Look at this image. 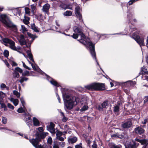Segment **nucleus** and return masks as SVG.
<instances>
[{
  "label": "nucleus",
  "mask_w": 148,
  "mask_h": 148,
  "mask_svg": "<svg viewBox=\"0 0 148 148\" xmlns=\"http://www.w3.org/2000/svg\"><path fill=\"white\" fill-rule=\"evenodd\" d=\"M141 72L143 75L148 74V71L146 68L143 66L141 69Z\"/></svg>",
  "instance_id": "obj_22"
},
{
  "label": "nucleus",
  "mask_w": 148,
  "mask_h": 148,
  "mask_svg": "<svg viewBox=\"0 0 148 148\" xmlns=\"http://www.w3.org/2000/svg\"><path fill=\"white\" fill-rule=\"evenodd\" d=\"M17 38L21 45H24L26 44V42L24 38V37L23 35L18 36Z\"/></svg>",
  "instance_id": "obj_11"
},
{
  "label": "nucleus",
  "mask_w": 148,
  "mask_h": 148,
  "mask_svg": "<svg viewBox=\"0 0 148 148\" xmlns=\"http://www.w3.org/2000/svg\"><path fill=\"white\" fill-rule=\"evenodd\" d=\"M82 143H80L79 144L75 146V148H82Z\"/></svg>",
  "instance_id": "obj_53"
},
{
  "label": "nucleus",
  "mask_w": 148,
  "mask_h": 148,
  "mask_svg": "<svg viewBox=\"0 0 148 148\" xmlns=\"http://www.w3.org/2000/svg\"><path fill=\"white\" fill-rule=\"evenodd\" d=\"M77 140V137L74 136L72 138H69L68 139V140L69 143H71L72 144L75 143Z\"/></svg>",
  "instance_id": "obj_21"
},
{
  "label": "nucleus",
  "mask_w": 148,
  "mask_h": 148,
  "mask_svg": "<svg viewBox=\"0 0 148 148\" xmlns=\"http://www.w3.org/2000/svg\"><path fill=\"white\" fill-rule=\"evenodd\" d=\"M57 139H58V140L62 141H63L64 140V138L63 137H62L61 136H60L58 137V138H57Z\"/></svg>",
  "instance_id": "obj_58"
},
{
  "label": "nucleus",
  "mask_w": 148,
  "mask_h": 148,
  "mask_svg": "<svg viewBox=\"0 0 148 148\" xmlns=\"http://www.w3.org/2000/svg\"><path fill=\"white\" fill-rule=\"evenodd\" d=\"M72 14V12L70 11H66L64 14L63 15L64 16H71Z\"/></svg>",
  "instance_id": "obj_28"
},
{
  "label": "nucleus",
  "mask_w": 148,
  "mask_h": 148,
  "mask_svg": "<svg viewBox=\"0 0 148 148\" xmlns=\"http://www.w3.org/2000/svg\"><path fill=\"white\" fill-rule=\"evenodd\" d=\"M61 143V142H58L56 141H55V140H54V141H53V145L59 146V144L60 143Z\"/></svg>",
  "instance_id": "obj_57"
},
{
  "label": "nucleus",
  "mask_w": 148,
  "mask_h": 148,
  "mask_svg": "<svg viewBox=\"0 0 148 148\" xmlns=\"http://www.w3.org/2000/svg\"><path fill=\"white\" fill-rule=\"evenodd\" d=\"M125 83L126 85L128 86L130 85V86H133L136 84L135 82H133L132 81H128L125 82Z\"/></svg>",
  "instance_id": "obj_27"
},
{
  "label": "nucleus",
  "mask_w": 148,
  "mask_h": 148,
  "mask_svg": "<svg viewBox=\"0 0 148 148\" xmlns=\"http://www.w3.org/2000/svg\"><path fill=\"white\" fill-rule=\"evenodd\" d=\"M14 76L15 77L18 78L20 77L19 73L14 70L13 72Z\"/></svg>",
  "instance_id": "obj_38"
},
{
  "label": "nucleus",
  "mask_w": 148,
  "mask_h": 148,
  "mask_svg": "<svg viewBox=\"0 0 148 148\" xmlns=\"http://www.w3.org/2000/svg\"><path fill=\"white\" fill-rule=\"evenodd\" d=\"M88 108V107L87 106L84 105L81 108L80 111L81 112L87 110Z\"/></svg>",
  "instance_id": "obj_36"
},
{
  "label": "nucleus",
  "mask_w": 148,
  "mask_h": 148,
  "mask_svg": "<svg viewBox=\"0 0 148 148\" xmlns=\"http://www.w3.org/2000/svg\"><path fill=\"white\" fill-rule=\"evenodd\" d=\"M141 145H143L142 148H148V140L142 139L140 143Z\"/></svg>",
  "instance_id": "obj_17"
},
{
  "label": "nucleus",
  "mask_w": 148,
  "mask_h": 148,
  "mask_svg": "<svg viewBox=\"0 0 148 148\" xmlns=\"http://www.w3.org/2000/svg\"><path fill=\"white\" fill-rule=\"evenodd\" d=\"M78 34L77 33L73 34L72 36H71L74 39H77L78 38Z\"/></svg>",
  "instance_id": "obj_48"
},
{
  "label": "nucleus",
  "mask_w": 148,
  "mask_h": 148,
  "mask_svg": "<svg viewBox=\"0 0 148 148\" xmlns=\"http://www.w3.org/2000/svg\"><path fill=\"white\" fill-rule=\"evenodd\" d=\"M81 9L79 6H78L75 8V14L79 21L82 22L83 21V20L82 14L81 13Z\"/></svg>",
  "instance_id": "obj_8"
},
{
  "label": "nucleus",
  "mask_w": 148,
  "mask_h": 148,
  "mask_svg": "<svg viewBox=\"0 0 148 148\" xmlns=\"http://www.w3.org/2000/svg\"><path fill=\"white\" fill-rule=\"evenodd\" d=\"M33 125L35 126H38L40 125L39 121L35 117H34L33 119Z\"/></svg>",
  "instance_id": "obj_19"
},
{
  "label": "nucleus",
  "mask_w": 148,
  "mask_h": 148,
  "mask_svg": "<svg viewBox=\"0 0 148 148\" xmlns=\"http://www.w3.org/2000/svg\"><path fill=\"white\" fill-rule=\"evenodd\" d=\"M85 88L89 90L103 91L106 89L104 84L100 83H93L86 85Z\"/></svg>",
  "instance_id": "obj_3"
},
{
  "label": "nucleus",
  "mask_w": 148,
  "mask_h": 148,
  "mask_svg": "<svg viewBox=\"0 0 148 148\" xmlns=\"http://www.w3.org/2000/svg\"><path fill=\"white\" fill-rule=\"evenodd\" d=\"M27 34L29 37L32 39L33 40H34L35 38H37V36H36L32 34L29 32H27Z\"/></svg>",
  "instance_id": "obj_30"
},
{
  "label": "nucleus",
  "mask_w": 148,
  "mask_h": 148,
  "mask_svg": "<svg viewBox=\"0 0 148 148\" xmlns=\"http://www.w3.org/2000/svg\"><path fill=\"white\" fill-rule=\"evenodd\" d=\"M55 124L52 122H51L50 123V125H47V130L50 132L51 130L55 129Z\"/></svg>",
  "instance_id": "obj_18"
},
{
  "label": "nucleus",
  "mask_w": 148,
  "mask_h": 148,
  "mask_svg": "<svg viewBox=\"0 0 148 148\" xmlns=\"http://www.w3.org/2000/svg\"><path fill=\"white\" fill-rule=\"evenodd\" d=\"M9 62L13 66H17V64L14 61L13 58L10 59L9 60Z\"/></svg>",
  "instance_id": "obj_33"
},
{
  "label": "nucleus",
  "mask_w": 148,
  "mask_h": 148,
  "mask_svg": "<svg viewBox=\"0 0 148 148\" xmlns=\"http://www.w3.org/2000/svg\"><path fill=\"white\" fill-rule=\"evenodd\" d=\"M14 104V105L15 106H17L18 104V100L16 99L14 101L12 102Z\"/></svg>",
  "instance_id": "obj_52"
},
{
  "label": "nucleus",
  "mask_w": 148,
  "mask_h": 148,
  "mask_svg": "<svg viewBox=\"0 0 148 148\" xmlns=\"http://www.w3.org/2000/svg\"><path fill=\"white\" fill-rule=\"evenodd\" d=\"M48 79L52 85L57 87L59 86V84H58L57 82L54 79L50 77Z\"/></svg>",
  "instance_id": "obj_20"
},
{
  "label": "nucleus",
  "mask_w": 148,
  "mask_h": 148,
  "mask_svg": "<svg viewBox=\"0 0 148 148\" xmlns=\"http://www.w3.org/2000/svg\"><path fill=\"white\" fill-rule=\"evenodd\" d=\"M2 41L4 43H8L10 45V47L12 49L17 51H18L20 48H16L15 46V42L12 40L7 38H3L2 39Z\"/></svg>",
  "instance_id": "obj_4"
},
{
  "label": "nucleus",
  "mask_w": 148,
  "mask_h": 148,
  "mask_svg": "<svg viewBox=\"0 0 148 148\" xmlns=\"http://www.w3.org/2000/svg\"><path fill=\"white\" fill-rule=\"evenodd\" d=\"M38 132H37L35 134V136H37V135L38 136L41 137V138H45L47 135L48 133L47 132H43L44 129L42 127H39L38 128Z\"/></svg>",
  "instance_id": "obj_6"
},
{
  "label": "nucleus",
  "mask_w": 148,
  "mask_h": 148,
  "mask_svg": "<svg viewBox=\"0 0 148 148\" xmlns=\"http://www.w3.org/2000/svg\"><path fill=\"white\" fill-rule=\"evenodd\" d=\"M70 93H62L64 105L67 109L71 110L79 102L77 97L72 96Z\"/></svg>",
  "instance_id": "obj_2"
},
{
  "label": "nucleus",
  "mask_w": 148,
  "mask_h": 148,
  "mask_svg": "<svg viewBox=\"0 0 148 148\" xmlns=\"http://www.w3.org/2000/svg\"><path fill=\"white\" fill-rule=\"evenodd\" d=\"M22 63H23V66L25 68L27 69L28 70H30L31 69L30 68H29V67L27 66L24 62H22Z\"/></svg>",
  "instance_id": "obj_50"
},
{
  "label": "nucleus",
  "mask_w": 148,
  "mask_h": 148,
  "mask_svg": "<svg viewBox=\"0 0 148 148\" xmlns=\"http://www.w3.org/2000/svg\"><path fill=\"white\" fill-rule=\"evenodd\" d=\"M23 76H29V72L28 71H25L22 73Z\"/></svg>",
  "instance_id": "obj_47"
},
{
  "label": "nucleus",
  "mask_w": 148,
  "mask_h": 148,
  "mask_svg": "<svg viewBox=\"0 0 148 148\" xmlns=\"http://www.w3.org/2000/svg\"><path fill=\"white\" fill-rule=\"evenodd\" d=\"M35 136L36 137L35 138L32 139V140L29 139V142L32 143V145L33 144L38 145L39 144V142L41 141L42 139H43L44 140V138H41V137L38 136V135Z\"/></svg>",
  "instance_id": "obj_9"
},
{
  "label": "nucleus",
  "mask_w": 148,
  "mask_h": 148,
  "mask_svg": "<svg viewBox=\"0 0 148 148\" xmlns=\"http://www.w3.org/2000/svg\"><path fill=\"white\" fill-rule=\"evenodd\" d=\"M50 8V5L48 3L45 4L42 7V11L45 13L48 14L49 10Z\"/></svg>",
  "instance_id": "obj_15"
},
{
  "label": "nucleus",
  "mask_w": 148,
  "mask_h": 148,
  "mask_svg": "<svg viewBox=\"0 0 148 148\" xmlns=\"http://www.w3.org/2000/svg\"><path fill=\"white\" fill-rule=\"evenodd\" d=\"M136 126L137 127L134 129V131L136 134L141 135L145 133V130L140 126Z\"/></svg>",
  "instance_id": "obj_12"
},
{
  "label": "nucleus",
  "mask_w": 148,
  "mask_h": 148,
  "mask_svg": "<svg viewBox=\"0 0 148 148\" xmlns=\"http://www.w3.org/2000/svg\"><path fill=\"white\" fill-rule=\"evenodd\" d=\"M132 125V121H128L122 124V126L124 128H130Z\"/></svg>",
  "instance_id": "obj_16"
},
{
  "label": "nucleus",
  "mask_w": 148,
  "mask_h": 148,
  "mask_svg": "<svg viewBox=\"0 0 148 148\" xmlns=\"http://www.w3.org/2000/svg\"><path fill=\"white\" fill-rule=\"evenodd\" d=\"M108 101H104L103 103L101 104V106L102 108H106V106H108Z\"/></svg>",
  "instance_id": "obj_35"
},
{
  "label": "nucleus",
  "mask_w": 148,
  "mask_h": 148,
  "mask_svg": "<svg viewBox=\"0 0 148 148\" xmlns=\"http://www.w3.org/2000/svg\"><path fill=\"white\" fill-rule=\"evenodd\" d=\"M27 111H24L23 112V113H24V114L26 116H30V114L28 113H27Z\"/></svg>",
  "instance_id": "obj_61"
},
{
  "label": "nucleus",
  "mask_w": 148,
  "mask_h": 148,
  "mask_svg": "<svg viewBox=\"0 0 148 148\" xmlns=\"http://www.w3.org/2000/svg\"><path fill=\"white\" fill-rule=\"evenodd\" d=\"M50 133H51L52 134V136H55V134H56V132H55V129H54L53 130H51L50 132Z\"/></svg>",
  "instance_id": "obj_51"
},
{
  "label": "nucleus",
  "mask_w": 148,
  "mask_h": 148,
  "mask_svg": "<svg viewBox=\"0 0 148 148\" xmlns=\"http://www.w3.org/2000/svg\"><path fill=\"white\" fill-rule=\"evenodd\" d=\"M68 120V118L66 117L65 116H63V118L62 119L63 122H65Z\"/></svg>",
  "instance_id": "obj_56"
},
{
  "label": "nucleus",
  "mask_w": 148,
  "mask_h": 148,
  "mask_svg": "<svg viewBox=\"0 0 148 148\" xmlns=\"http://www.w3.org/2000/svg\"><path fill=\"white\" fill-rule=\"evenodd\" d=\"M17 111L19 113H23L24 111V110L21 107L19 108L17 110Z\"/></svg>",
  "instance_id": "obj_42"
},
{
  "label": "nucleus",
  "mask_w": 148,
  "mask_h": 148,
  "mask_svg": "<svg viewBox=\"0 0 148 148\" xmlns=\"http://www.w3.org/2000/svg\"><path fill=\"white\" fill-rule=\"evenodd\" d=\"M13 95H15L17 98L20 97L21 94L20 93H13Z\"/></svg>",
  "instance_id": "obj_63"
},
{
  "label": "nucleus",
  "mask_w": 148,
  "mask_h": 148,
  "mask_svg": "<svg viewBox=\"0 0 148 148\" xmlns=\"http://www.w3.org/2000/svg\"><path fill=\"white\" fill-rule=\"evenodd\" d=\"M27 52L30 60L32 61L33 62H34V61L33 58L32 54L31 53L30 51L29 50H28L27 51Z\"/></svg>",
  "instance_id": "obj_23"
},
{
  "label": "nucleus",
  "mask_w": 148,
  "mask_h": 148,
  "mask_svg": "<svg viewBox=\"0 0 148 148\" xmlns=\"http://www.w3.org/2000/svg\"><path fill=\"white\" fill-rule=\"evenodd\" d=\"M25 13L28 15H29L30 13L29 9L28 8H25Z\"/></svg>",
  "instance_id": "obj_43"
},
{
  "label": "nucleus",
  "mask_w": 148,
  "mask_h": 148,
  "mask_svg": "<svg viewBox=\"0 0 148 148\" xmlns=\"http://www.w3.org/2000/svg\"><path fill=\"white\" fill-rule=\"evenodd\" d=\"M56 129L57 130L56 131V137L55 139H54V140H55L57 139V138H58L59 137L61 136L62 135V132H61L58 130L57 129Z\"/></svg>",
  "instance_id": "obj_25"
},
{
  "label": "nucleus",
  "mask_w": 148,
  "mask_h": 148,
  "mask_svg": "<svg viewBox=\"0 0 148 148\" xmlns=\"http://www.w3.org/2000/svg\"><path fill=\"white\" fill-rule=\"evenodd\" d=\"M24 17L25 19L23 20V21L25 24L27 25L29 23L28 21L29 20V18L27 17H26L25 16H24Z\"/></svg>",
  "instance_id": "obj_31"
},
{
  "label": "nucleus",
  "mask_w": 148,
  "mask_h": 148,
  "mask_svg": "<svg viewBox=\"0 0 148 148\" xmlns=\"http://www.w3.org/2000/svg\"><path fill=\"white\" fill-rule=\"evenodd\" d=\"M142 78L144 80H146L148 81V76L145 75H143L142 77Z\"/></svg>",
  "instance_id": "obj_49"
},
{
  "label": "nucleus",
  "mask_w": 148,
  "mask_h": 148,
  "mask_svg": "<svg viewBox=\"0 0 148 148\" xmlns=\"http://www.w3.org/2000/svg\"><path fill=\"white\" fill-rule=\"evenodd\" d=\"M0 21L6 27L11 22L8 17L6 14H1L0 15Z\"/></svg>",
  "instance_id": "obj_5"
},
{
  "label": "nucleus",
  "mask_w": 148,
  "mask_h": 148,
  "mask_svg": "<svg viewBox=\"0 0 148 148\" xmlns=\"http://www.w3.org/2000/svg\"><path fill=\"white\" fill-rule=\"evenodd\" d=\"M20 78V80H19L18 81L21 84L23 83L24 81H26L28 79V78L24 77H21Z\"/></svg>",
  "instance_id": "obj_32"
},
{
  "label": "nucleus",
  "mask_w": 148,
  "mask_h": 148,
  "mask_svg": "<svg viewBox=\"0 0 148 148\" xmlns=\"http://www.w3.org/2000/svg\"><path fill=\"white\" fill-rule=\"evenodd\" d=\"M4 129H5V130H8L10 131H12L13 132H14L13 131H12L10 129H8L7 127H5V128L3 127H0V130H4Z\"/></svg>",
  "instance_id": "obj_59"
},
{
  "label": "nucleus",
  "mask_w": 148,
  "mask_h": 148,
  "mask_svg": "<svg viewBox=\"0 0 148 148\" xmlns=\"http://www.w3.org/2000/svg\"><path fill=\"white\" fill-rule=\"evenodd\" d=\"M6 96L5 93H0V97L3 98Z\"/></svg>",
  "instance_id": "obj_62"
},
{
  "label": "nucleus",
  "mask_w": 148,
  "mask_h": 148,
  "mask_svg": "<svg viewBox=\"0 0 148 148\" xmlns=\"http://www.w3.org/2000/svg\"><path fill=\"white\" fill-rule=\"evenodd\" d=\"M132 38L134 39L140 45V46L144 45L145 43L144 42V38H140L137 34H136L135 32H134L133 34Z\"/></svg>",
  "instance_id": "obj_7"
},
{
  "label": "nucleus",
  "mask_w": 148,
  "mask_h": 148,
  "mask_svg": "<svg viewBox=\"0 0 148 148\" xmlns=\"http://www.w3.org/2000/svg\"><path fill=\"white\" fill-rule=\"evenodd\" d=\"M52 139L51 136H49L47 140V143L50 145H51L52 143Z\"/></svg>",
  "instance_id": "obj_41"
},
{
  "label": "nucleus",
  "mask_w": 148,
  "mask_h": 148,
  "mask_svg": "<svg viewBox=\"0 0 148 148\" xmlns=\"http://www.w3.org/2000/svg\"><path fill=\"white\" fill-rule=\"evenodd\" d=\"M7 106L9 108L13 110H14V107L12 105L9 103H8Z\"/></svg>",
  "instance_id": "obj_45"
},
{
  "label": "nucleus",
  "mask_w": 148,
  "mask_h": 148,
  "mask_svg": "<svg viewBox=\"0 0 148 148\" xmlns=\"http://www.w3.org/2000/svg\"><path fill=\"white\" fill-rule=\"evenodd\" d=\"M135 1V0H130L128 2L129 5H132Z\"/></svg>",
  "instance_id": "obj_64"
},
{
  "label": "nucleus",
  "mask_w": 148,
  "mask_h": 148,
  "mask_svg": "<svg viewBox=\"0 0 148 148\" xmlns=\"http://www.w3.org/2000/svg\"><path fill=\"white\" fill-rule=\"evenodd\" d=\"M2 123L3 124H5L7 122V119L5 117H3L2 119Z\"/></svg>",
  "instance_id": "obj_44"
},
{
  "label": "nucleus",
  "mask_w": 148,
  "mask_h": 148,
  "mask_svg": "<svg viewBox=\"0 0 148 148\" xmlns=\"http://www.w3.org/2000/svg\"><path fill=\"white\" fill-rule=\"evenodd\" d=\"M4 55L5 56L6 58L8 57L9 56V53L8 51L5 50L4 51Z\"/></svg>",
  "instance_id": "obj_46"
},
{
  "label": "nucleus",
  "mask_w": 148,
  "mask_h": 148,
  "mask_svg": "<svg viewBox=\"0 0 148 148\" xmlns=\"http://www.w3.org/2000/svg\"><path fill=\"white\" fill-rule=\"evenodd\" d=\"M0 87L2 90H8L9 89V87L3 83H2L1 84Z\"/></svg>",
  "instance_id": "obj_24"
},
{
  "label": "nucleus",
  "mask_w": 148,
  "mask_h": 148,
  "mask_svg": "<svg viewBox=\"0 0 148 148\" xmlns=\"http://www.w3.org/2000/svg\"><path fill=\"white\" fill-rule=\"evenodd\" d=\"M111 137H116L119 138H121V137H120V135L116 133L112 135Z\"/></svg>",
  "instance_id": "obj_40"
},
{
  "label": "nucleus",
  "mask_w": 148,
  "mask_h": 148,
  "mask_svg": "<svg viewBox=\"0 0 148 148\" xmlns=\"http://www.w3.org/2000/svg\"><path fill=\"white\" fill-rule=\"evenodd\" d=\"M139 145L138 143H136L134 141L132 140L127 144L125 145V148H135L136 145L138 146Z\"/></svg>",
  "instance_id": "obj_10"
},
{
  "label": "nucleus",
  "mask_w": 148,
  "mask_h": 148,
  "mask_svg": "<svg viewBox=\"0 0 148 148\" xmlns=\"http://www.w3.org/2000/svg\"><path fill=\"white\" fill-rule=\"evenodd\" d=\"M94 144L92 145V148H97V145L96 144V143H95V141H94Z\"/></svg>",
  "instance_id": "obj_60"
},
{
  "label": "nucleus",
  "mask_w": 148,
  "mask_h": 148,
  "mask_svg": "<svg viewBox=\"0 0 148 148\" xmlns=\"http://www.w3.org/2000/svg\"><path fill=\"white\" fill-rule=\"evenodd\" d=\"M14 70L18 73L19 72L20 73H22L23 72L22 69L18 67H16L15 68Z\"/></svg>",
  "instance_id": "obj_39"
},
{
  "label": "nucleus",
  "mask_w": 148,
  "mask_h": 148,
  "mask_svg": "<svg viewBox=\"0 0 148 148\" xmlns=\"http://www.w3.org/2000/svg\"><path fill=\"white\" fill-rule=\"evenodd\" d=\"M25 122L26 123V125L28 126L29 128L32 126V119L31 118V116H29L27 118L25 117L24 119Z\"/></svg>",
  "instance_id": "obj_14"
},
{
  "label": "nucleus",
  "mask_w": 148,
  "mask_h": 148,
  "mask_svg": "<svg viewBox=\"0 0 148 148\" xmlns=\"http://www.w3.org/2000/svg\"><path fill=\"white\" fill-rule=\"evenodd\" d=\"M0 104L1 108H4V111H6L7 110V107L4 102L0 103Z\"/></svg>",
  "instance_id": "obj_34"
},
{
  "label": "nucleus",
  "mask_w": 148,
  "mask_h": 148,
  "mask_svg": "<svg viewBox=\"0 0 148 148\" xmlns=\"http://www.w3.org/2000/svg\"><path fill=\"white\" fill-rule=\"evenodd\" d=\"M31 27L32 30L35 32H39V29L35 25L34 23L32 24Z\"/></svg>",
  "instance_id": "obj_26"
},
{
  "label": "nucleus",
  "mask_w": 148,
  "mask_h": 148,
  "mask_svg": "<svg viewBox=\"0 0 148 148\" xmlns=\"http://www.w3.org/2000/svg\"><path fill=\"white\" fill-rule=\"evenodd\" d=\"M21 31L24 34H25L26 33H27V29L25 27V26L23 25H21Z\"/></svg>",
  "instance_id": "obj_29"
},
{
  "label": "nucleus",
  "mask_w": 148,
  "mask_h": 148,
  "mask_svg": "<svg viewBox=\"0 0 148 148\" xmlns=\"http://www.w3.org/2000/svg\"><path fill=\"white\" fill-rule=\"evenodd\" d=\"M10 28L11 30H12L14 33H16L18 32V29L16 25L13 24L12 22L6 27Z\"/></svg>",
  "instance_id": "obj_13"
},
{
  "label": "nucleus",
  "mask_w": 148,
  "mask_h": 148,
  "mask_svg": "<svg viewBox=\"0 0 148 148\" xmlns=\"http://www.w3.org/2000/svg\"><path fill=\"white\" fill-rule=\"evenodd\" d=\"M27 60L28 61L29 63L30 64H31V66H32L33 69L34 70L36 71L37 70V69H36L35 66L33 64L31 63L28 60Z\"/></svg>",
  "instance_id": "obj_55"
},
{
  "label": "nucleus",
  "mask_w": 148,
  "mask_h": 148,
  "mask_svg": "<svg viewBox=\"0 0 148 148\" xmlns=\"http://www.w3.org/2000/svg\"><path fill=\"white\" fill-rule=\"evenodd\" d=\"M119 106H114V112H118L119 111Z\"/></svg>",
  "instance_id": "obj_37"
},
{
  "label": "nucleus",
  "mask_w": 148,
  "mask_h": 148,
  "mask_svg": "<svg viewBox=\"0 0 148 148\" xmlns=\"http://www.w3.org/2000/svg\"><path fill=\"white\" fill-rule=\"evenodd\" d=\"M73 31L75 33L81 36V38L80 40H77L80 43L85 45L86 47L89 46L90 48V52L93 58L96 60L97 64L99 65L98 62L96 59L95 53V51L94 45L92 42L89 41L90 40L88 38H86L84 34L82 32L81 29L75 26L73 28Z\"/></svg>",
  "instance_id": "obj_1"
},
{
  "label": "nucleus",
  "mask_w": 148,
  "mask_h": 148,
  "mask_svg": "<svg viewBox=\"0 0 148 148\" xmlns=\"http://www.w3.org/2000/svg\"><path fill=\"white\" fill-rule=\"evenodd\" d=\"M144 97L145 99L144 100L143 102L144 104H145L148 102V96H145Z\"/></svg>",
  "instance_id": "obj_54"
}]
</instances>
